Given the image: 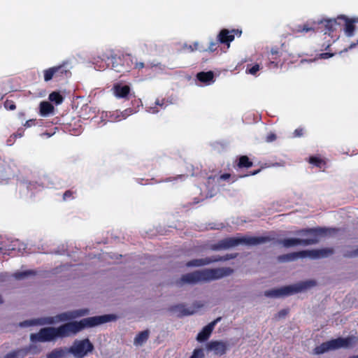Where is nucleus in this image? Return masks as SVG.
<instances>
[{
    "instance_id": "49530a36",
    "label": "nucleus",
    "mask_w": 358,
    "mask_h": 358,
    "mask_svg": "<svg viewBox=\"0 0 358 358\" xmlns=\"http://www.w3.org/2000/svg\"><path fill=\"white\" fill-rule=\"evenodd\" d=\"M187 177V175L180 174V175H178V176H177L176 177H175V178H168V179L166 180V181H173V180H177V179H181V180H182V179H185V178H186Z\"/></svg>"
},
{
    "instance_id": "6e6552de",
    "label": "nucleus",
    "mask_w": 358,
    "mask_h": 358,
    "mask_svg": "<svg viewBox=\"0 0 358 358\" xmlns=\"http://www.w3.org/2000/svg\"><path fill=\"white\" fill-rule=\"evenodd\" d=\"M108 59L110 61L112 69L117 73H124L130 71L134 58L130 54H127L119 57L111 55Z\"/></svg>"
},
{
    "instance_id": "e2e57ef3",
    "label": "nucleus",
    "mask_w": 358,
    "mask_h": 358,
    "mask_svg": "<svg viewBox=\"0 0 358 358\" xmlns=\"http://www.w3.org/2000/svg\"><path fill=\"white\" fill-rule=\"evenodd\" d=\"M20 325H21V326H25V325L24 324V323H21V324H20Z\"/></svg>"
},
{
    "instance_id": "c85d7f7f",
    "label": "nucleus",
    "mask_w": 358,
    "mask_h": 358,
    "mask_svg": "<svg viewBox=\"0 0 358 358\" xmlns=\"http://www.w3.org/2000/svg\"><path fill=\"white\" fill-rule=\"evenodd\" d=\"M66 355V350L63 348H56L51 351L46 358H64Z\"/></svg>"
},
{
    "instance_id": "2eb2a0df",
    "label": "nucleus",
    "mask_w": 358,
    "mask_h": 358,
    "mask_svg": "<svg viewBox=\"0 0 358 358\" xmlns=\"http://www.w3.org/2000/svg\"><path fill=\"white\" fill-rule=\"evenodd\" d=\"M206 349L213 352L215 355L222 356L228 350V345L222 341H211L206 344Z\"/></svg>"
},
{
    "instance_id": "0e129e2a",
    "label": "nucleus",
    "mask_w": 358,
    "mask_h": 358,
    "mask_svg": "<svg viewBox=\"0 0 358 358\" xmlns=\"http://www.w3.org/2000/svg\"><path fill=\"white\" fill-rule=\"evenodd\" d=\"M355 44L350 45V47H353V46H355Z\"/></svg>"
},
{
    "instance_id": "1a4fd4ad",
    "label": "nucleus",
    "mask_w": 358,
    "mask_h": 358,
    "mask_svg": "<svg viewBox=\"0 0 358 358\" xmlns=\"http://www.w3.org/2000/svg\"><path fill=\"white\" fill-rule=\"evenodd\" d=\"M64 350L66 353L68 352L76 358H83L94 350V346L88 338H85L80 341L76 340L68 350Z\"/></svg>"
},
{
    "instance_id": "f8f14e48",
    "label": "nucleus",
    "mask_w": 358,
    "mask_h": 358,
    "mask_svg": "<svg viewBox=\"0 0 358 358\" xmlns=\"http://www.w3.org/2000/svg\"><path fill=\"white\" fill-rule=\"evenodd\" d=\"M338 28L340 31H343L348 37L354 35L355 30V23L358 22V17L350 18L344 15L338 16Z\"/></svg>"
},
{
    "instance_id": "a878e982",
    "label": "nucleus",
    "mask_w": 358,
    "mask_h": 358,
    "mask_svg": "<svg viewBox=\"0 0 358 358\" xmlns=\"http://www.w3.org/2000/svg\"><path fill=\"white\" fill-rule=\"evenodd\" d=\"M308 162L320 169H324L327 166V162L317 156H310L308 159Z\"/></svg>"
},
{
    "instance_id": "f03ea898",
    "label": "nucleus",
    "mask_w": 358,
    "mask_h": 358,
    "mask_svg": "<svg viewBox=\"0 0 358 358\" xmlns=\"http://www.w3.org/2000/svg\"><path fill=\"white\" fill-rule=\"evenodd\" d=\"M333 229H327L323 227L303 229L297 232V234L302 236H310L309 238L301 239L296 238H289L279 240L278 243L282 245L285 248H290L297 245H310L316 244L319 242V237L327 234Z\"/></svg>"
},
{
    "instance_id": "f3484780",
    "label": "nucleus",
    "mask_w": 358,
    "mask_h": 358,
    "mask_svg": "<svg viewBox=\"0 0 358 358\" xmlns=\"http://www.w3.org/2000/svg\"><path fill=\"white\" fill-rule=\"evenodd\" d=\"M221 317H219L210 322L202 330L197 334L196 340L199 342H203L208 339L211 333L213 332L216 324L221 320Z\"/></svg>"
},
{
    "instance_id": "69168bd1",
    "label": "nucleus",
    "mask_w": 358,
    "mask_h": 358,
    "mask_svg": "<svg viewBox=\"0 0 358 358\" xmlns=\"http://www.w3.org/2000/svg\"><path fill=\"white\" fill-rule=\"evenodd\" d=\"M357 44H358V40L357 41Z\"/></svg>"
},
{
    "instance_id": "58836bf2",
    "label": "nucleus",
    "mask_w": 358,
    "mask_h": 358,
    "mask_svg": "<svg viewBox=\"0 0 358 358\" xmlns=\"http://www.w3.org/2000/svg\"><path fill=\"white\" fill-rule=\"evenodd\" d=\"M218 43H220V42H218L217 40L216 41L211 42L208 47L209 51H210V52L215 51L218 47Z\"/></svg>"
},
{
    "instance_id": "c9c22d12",
    "label": "nucleus",
    "mask_w": 358,
    "mask_h": 358,
    "mask_svg": "<svg viewBox=\"0 0 358 358\" xmlns=\"http://www.w3.org/2000/svg\"><path fill=\"white\" fill-rule=\"evenodd\" d=\"M259 65L256 64L252 66L251 67L248 66L246 69V73L252 74V75H255L257 73V72L259 71Z\"/></svg>"
},
{
    "instance_id": "5fc2aeb1",
    "label": "nucleus",
    "mask_w": 358,
    "mask_h": 358,
    "mask_svg": "<svg viewBox=\"0 0 358 358\" xmlns=\"http://www.w3.org/2000/svg\"><path fill=\"white\" fill-rule=\"evenodd\" d=\"M148 111L152 113H156L159 111V110L157 108L156 106H155V107H150L149 108Z\"/></svg>"
},
{
    "instance_id": "0eeeda50",
    "label": "nucleus",
    "mask_w": 358,
    "mask_h": 358,
    "mask_svg": "<svg viewBox=\"0 0 358 358\" xmlns=\"http://www.w3.org/2000/svg\"><path fill=\"white\" fill-rule=\"evenodd\" d=\"M72 66L69 65L68 62H64L62 64L52 66L43 71L44 80L48 82L52 78L60 81L67 79L71 76Z\"/></svg>"
},
{
    "instance_id": "a19ab883",
    "label": "nucleus",
    "mask_w": 358,
    "mask_h": 358,
    "mask_svg": "<svg viewBox=\"0 0 358 358\" xmlns=\"http://www.w3.org/2000/svg\"><path fill=\"white\" fill-rule=\"evenodd\" d=\"M303 135V129L302 128H297L294 131V137H301Z\"/></svg>"
},
{
    "instance_id": "c03bdc74",
    "label": "nucleus",
    "mask_w": 358,
    "mask_h": 358,
    "mask_svg": "<svg viewBox=\"0 0 358 358\" xmlns=\"http://www.w3.org/2000/svg\"><path fill=\"white\" fill-rule=\"evenodd\" d=\"M56 317L58 320H60V321L66 320L69 318L67 313H62V314L58 315Z\"/></svg>"
},
{
    "instance_id": "4be33fe9",
    "label": "nucleus",
    "mask_w": 358,
    "mask_h": 358,
    "mask_svg": "<svg viewBox=\"0 0 358 358\" xmlns=\"http://www.w3.org/2000/svg\"><path fill=\"white\" fill-rule=\"evenodd\" d=\"M114 92L116 96L119 98H125L130 92V87L128 85H121L117 84L114 86Z\"/></svg>"
},
{
    "instance_id": "6ab92c4d",
    "label": "nucleus",
    "mask_w": 358,
    "mask_h": 358,
    "mask_svg": "<svg viewBox=\"0 0 358 358\" xmlns=\"http://www.w3.org/2000/svg\"><path fill=\"white\" fill-rule=\"evenodd\" d=\"M282 55V52L278 47H273L271 48L270 54L268 55V59L270 62L268 64V67L271 68H277L278 66V63L280 62V57Z\"/></svg>"
},
{
    "instance_id": "ea45409f",
    "label": "nucleus",
    "mask_w": 358,
    "mask_h": 358,
    "mask_svg": "<svg viewBox=\"0 0 358 358\" xmlns=\"http://www.w3.org/2000/svg\"><path fill=\"white\" fill-rule=\"evenodd\" d=\"M276 139V135L274 133H269L266 137V141L268 143L273 142Z\"/></svg>"
},
{
    "instance_id": "4d7b16f0",
    "label": "nucleus",
    "mask_w": 358,
    "mask_h": 358,
    "mask_svg": "<svg viewBox=\"0 0 358 358\" xmlns=\"http://www.w3.org/2000/svg\"><path fill=\"white\" fill-rule=\"evenodd\" d=\"M189 51L192 52L194 49L192 47V45L189 46Z\"/></svg>"
},
{
    "instance_id": "e433bc0d",
    "label": "nucleus",
    "mask_w": 358,
    "mask_h": 358,
    "mask_svg": "<svg viewBox=\"0 0 358 358\" xmlns=\"http://www.w3.org/2000/svg\"><path fill=\"white\" fill-rule=\"evenodd\" d=\"M3 106L7 110H13L16 108V105H15V102L12 100L7 99L4 102Z\"/></svg>"
},
{
    "instance_id": "13d9d810",
    "label": "nucleus",
    "mask_w": 358,
    "mask_h": 358,
    "mask_svg": "<svg viewBox=\"0 0 358 358\" xmlns=\"http://www.w3.org/2000/svg\"><path fill=\"white\" fill-rule=\"evenodd\" d=\"M348 358H358V355L350 356Z\"/></svg>"
},
{
    "instance_id": "9d476101",
    "label": "nucleus",
    "mask_w": 358,
    "mask_h": 358,
    "mask_svg": "<svg viewBox=\"0 0 358 358\" xmlns=\"http://www.w3.org/2000/svg\"><path fill=\"white\" fill-rule=\"evenodd\" d=\"M236 257V255L227 254L224 256L220 255H214L206 258L202 259H196L191 261H189L186 263V266L187 267L192 266H201L205 265H208L212 263L218 262H225L231 259H234Z\"/></svg>"
},
{
    "instance_id": "bf43d9fd",
    "label": "nucleus",
    "mask_w": 358,
    "mask_h": 358,
    "mask_svg": "<svg viewBox=\"0 0 358 358\" xmlns=\"http://www.w3.org/2000/svg\"><path fill=\"white\" fill-rule=\"evenodd\" d=\"M3 303V300H2V298H1V296L0 295V303Z\"/></svg>"
},
{
    "instance_id": "09e8293b",
    "label": "nucleus",
    "mask_w": 358,
    "mask_h": 358,
    "mask_svg": "<svg viewBox=\"0 0 358 358\" xmlns=\"http://www.w3.org/2000/svg\"><path fill=\"white\" fill-rule=\"evenodd\" d=\"M44 320H45L44 321L45 324H54L55 322V320L52 317H46V318L44 319Z\"/></svg>"
},
{
    "instance_id": "b1692460",
    "label": "nucleus",
    "mask_w": 358,
    "mask_h": 358,
    "mask_svg": "<svg viewBox=\"0 0 358 358\" xmlns=\"http://www.w3.org/2000/svg\"><path fill=\"white\" fill-rule=\"evenodd\" d=\"M196 78L201 83H209L213 80L214 74L211 71L207 72L201 71L196 74Z\"/></svg>"
},
{
    "instance_id": "bb28decb",
    "label": "nucleus",
    "mask_w": 358,
    "mask_h": 358,
    "mask_svg": "<svg viewBox=\"0 0 358 358\" xmlns=\"http://www.w3.org/2000/svg\"><path fill=\"white\" fill-rule=\"evenodd\" d=\"M217 176H210L207 178L206 185L210 189V196H213V192L215 191V187L219 185Z\"/></svg>"
},
{
    "instance_id": "9b49d317",
    "label": "nucleus",
    "mask_w": 358,
    "mask_h": 358,
    "mask_svg": "<svg viewBox=\"0 0 358 358\" xmlns=\"http://www.w3.org/2000/svg\"><path fill=\"white\" fill-rule=\"evenodd\" d=\"M204 282H210L231 275L234 270L231 268H206L202 270Z\"/></svg>"
},
{
    "instance_id": "412c9836",
    "label": "nucleus",
    "mask_w": 358,
    "mask_h": 358,
    "mask_svg": "<svg viewBox=\"0 0 358 358\" xmlns=\"http://www.w3.org/2000/svg\"><path fill=\"white\" fill-rule=\"evenodd\" d=\"M30 350V346L17 349L15 350L10 352L9 353H7L4 356V358H24L29 354Z\"/></svg>"
},
{
    "instance_id": "864d4df0",
    "label": "nucleus",
    "mask_w": 358,
    "mask_h": 358,
    "mask_svg": "<svg viewBox=\"0 0 358 358\" xmlns=\"http://www.w3.org/2000/svg\"><path fill=\"white\" fill-rule=\"evenodd\" d=\"M66 252V250L64 249V247L62 246V250L60 251V250H57V251H55V254H57V255H64Z\"/></svg>"
},
{
    "instance_id": "37998d69",
    "label": "nucleus",
    "mask_w": 358,
    "mask_h": 358,
    "mask_svg": "<svg viewBox=\"0 0 358 358\" xmlns=\"http://www.w3.org/2000/svg\"><path fill=\"white\" fill-rule=\"evenodd\" d=\"M24 134V129L22 128H20L15 133H13V135L17 138H20Z\"/></svg>"
},
{
    "instance_id": "7c9ffc66",
    "label": "nucleus",
    "mask_w": 358,
    "mask_h": 358,
    "mask_svg": "<svg viewBox=\"0 0 358 358\" xmlns=\"http://www.w3.org/2000/svg\"><path fill=\"white\" fill-rule=\"evenodd\" d=\"M34 273H35L34 271L29 270V271H26L16 272V273H15L14 276L17 280H22V279H24V278H26L27 276H28L29 275H33Z\"/></svg>"
},
{
    "instance_id": "ddd939ff",
    "label": "nucleus",
    "mask_w": 358,
    "mask_h": 358,
    "mask_svg": "<svg viewBox=\"0 0 358 358\" xmlns=\"http://www.w3.org/2000/svg\"><path fill=\"white\" fill-rule=\"evenodd\" d=\"M203 306L201 302L196 301L193 303L192 308H187L183 303H180L174 306H171L169 308V310L174 313H176L178 317H184L194 314L199 308Z\"/></svg>"
},
{
    "instance_id": "6e6d98bb",
    "label": "nucleus",
    "mask_w": 358,
    "mask_h": 358,
    "mask_svg": "<svg viewBox=\"0 0 358 358\" xmlns=\"http://www.w3.org/2000/svg\"><path fill=\"white\" fill-rule=\"evenodd\" d=\"M86 313H87V310H80V312L77 313L76 316H82V315H84Z\"/></svg>"
},
{
    "instance_id": "dca6fc26",
    "label": "nucleus",
    "mask_w": 358,
    "mask_h": 358,
    "mask_svg": "<svg viewBox=\"0 0 358 358\" xmlns=\"http://www.w3.org/2000/svg\"><path fill=\"white\" fill-rule=\"evenodd\" d=\"M200 282H204L202 270L195 271L194 272L188 273L182 275L178 282L182 285L185 283L196 284Z\"/></svg>"
},
{
    "instance_id": "473e14b6",
    "label": "nucleus",
    "mask_w": 358,
    "mask_h": 358,
    "mask_svg": "<svg viewBox=\"0 0 358 358\" xmlns=\"http://www.w3.org/2000/svg\"><path fill=\"white\" fill-rule=\"evenodd\" d=\"M76 192L72 189L66 190L63 194V200L68 201L70 199H73L74 198V194H76Z\"/></svg>"
},
{
    "instance_id": "f257e3e1",
    "label": "nucleus",
    "mask_w": 358,
    "mask_h": 358,
    "mask_svg": "<svg viewBox=\"0 0 358 358\" xmlns=\"http://www.w3.org/2000/svg\"><path fill=\"white\" fill-rule=\"evenodd\" d=\"M115 319V315L109 314L85 318L79 322H70L59 327H44L37 334H31L30 339L33 342H49L57 338H65L74 335L85 327H92Z\"/></svg>"
},
{
    "instance_id": "8fccbe9b",
    "label": "nucleus",
    "mask_w": 358,
    "mask_h": 358,
    "mask_svg": "<svg viewBox=\"0 0 358 358\" xmlns=\"http://www.w3.org/2000/svg\"><path fill=\"white\" fill-rule=\"evenodd\" d=\"M333 56V54L329 52H324L320 55L321 58L322 59H328Z\"/></svg>"
},
{
    "instance_id": "a18cd8bd",
    "label": "nucleus",
    "mask_w": 358,
    "mask_h": 358,
    "mask_svg": "<svg viewBox=\"0 0 358 358\" xmlns=\"http://www.w3.org/2000/svg\"><path fill=\"white\" fill-rule=\"evenodd\" d=\"M133 65H134V68L137 69H141L144 68L145 64L143 62H138L136 59L135 60V62H134Z\"/></svg>"
},
{
    "instance_id": "052dcab7",
    "label": "nucleus",
    "mask_w": 358,
    "mask_h": 358,
    "mask_svg": "<svg viewBox=\"0 0 358 358\" xmlns=\"http://www.w3.org/2000/svg\"><path fill=\"white\" fill-rule=\"evenodd\" d=\"M108 66V64H106V67H107ZM102 68H103V69H104V68H105V65H103V66H102Z\"/></svg>"
},
{
    "instance_id": "79ce46f5",
    "label": "nucleus",
    "mask_w": 358,
    "mask_h": 358,
    "mask_svg": "<svg viewBox=\"0 0 358 358\" xmlns=\"http://www.w3.org/2000/svg\"><path fill=\"white\" fill-rule=\"evenodd\" d=\"M155 105L156 106H160L161 108H164L166 106H167V104H166V101H165V99H157L155 102Z\"/></svg>"
},
{
    "instance_id": "c756f323",
    "label": "nucleus",
    "mask_w": 358,
    "mask_h": 358,
    "mask_svg": "<svg viewBox=\"0 0 358 358\" xmlns=\"http://www.w3.org/2000/svg\"><path fill=\"white\" fill-rule=\"evenodd\" d=\"M49 100L55 103L57 105L61 104L63 102L64 97L59 92H52L49 94Z\"/></svg>"
},
{
    "instance_id": "603ef678",
    "label": "nucleus",
    "mask_w": 358,
    "mask_h": 358,
    "mask_svg": "<svg viewBox=\"0 0 358 358\" xmlns=\"http://www.w3.org/2000/svg\"><path fill=\"white\" fill-rule=\"evenodd\" d=\"M260 171H261V169H257V170L254 171H250L248 174L245 175V176H254V175L257 174ZM243 177H244V176Z\"/></svg>"
},
{
    "instance_id": "cd10ccee",
    "label": "nucleus",
    "mask_w": 358,
    "mask_h": 358,
    "mask_svg": "<svg viewBox=\"0 0 358 358\" xmlns=\"http://www.w3.org/2000/svg\"><path fill=\"white\" fill-rule=\"evenodd\" d=\"M252 162L250 160L248 156L242 155L238 159L236 167L238 169L250 168L252 166Z\"/></svg>"
},
{
    "instance_id": "de8ad7c7",
    "label": "nucleus",
    "mask_w": 358,
    "mask_h": 358,
    "mask_svg": "<svg viewBox=\"0 0 358 358\" xmlns=\"http://www.w3.org/2000/svg\"><path fill=\"white\" fill-rule=\"evenodd\" d=\"M16 140V138L12 134L6 141V144L8 145H12Z\"/></svg>"
},
{
    "instance_id": "72a5a7b5",
    "label": "nucleus",
    "mask_w": 358,
    "mask_h": 358,
    "mask_svg": "<svg viewBox=\"0 0 358 358\" xmlns=\"http://www.w3.org/2000/svg\"><path fill=\"white\" fill-rule=\"evenodd\" d=\"M190 358H204V353L203 349H194Z\"/></svg>"
},
{
    "instance_id": "4468645a",
    "label": "nucleus",
    "mask_w": 358,
    "mask_h": 358,
    "mask_svg": "<svg viewBox=\"0 0 358 358\" xmlns=\"http://www.w3.org/2000/svg\"><path fill=\"white\" fill-rule=\"evenodd\" d=\"M242 31L238 29H222L217 35V41L221 44L226 45L227 48L230 46V43L234 40L235 36H241Z\"/></svg>"
},
{
    "instance_id": "2f4dec72",
    "label": "nucleus",
    "mask_w": 358,
    "mask_h": 358,
    "mask_svg": "<svg viewBox=\"0 0 358 358\" xmlns=\"http://www.w3.org/2000/svg\"><path fill=\"white\" fill-rule=\"evenodd\" d=\"M232 179L231 180V182H234L236 180V178L235 176H231V175L230 173H223V174H221L220 176H217V179H218V181H219V183L220 184V182L222 181V180H228L229 179Z\"/></svg>"
},
{
    "instance_id": "3c124183",
    "label": "nucleus",
    "mask_w": 358,
    "mask_h": 358,
    "mask_svg": "<svg viewBox=\"0 0 358 358\" xmlns=\"http://www.w3.org/2000/svg\"><path fill=\"white\" fill-rule=\"evenodd\" d=\"M35 120H29L26 121L25 124H24L26 127H31L34 124Z\"/></svg>"
},
{
    "instance_id": "423d86ee",
    "label": "nucleus",
    "mask_w": 358,
    "mask_h": 358,
    "mask_svg": "<svg viewBox=\"0 0 358 358\" xmlns=\"http://www.w3.org/2000/svg\"><path fill=\"white\" fill-rule=\"evenodd\" d=\"M356 338L355 336H348L346 338H337L329 341L324 342L321 345L314 348L315 355L323 354L331 350H336L341 348H348L355 343Z\"/></svg>"
},
{
    "instance_id": "f704fd0d",
    "label": "nucleus",
    "mask_w": 358,
    "mask_h": 358,
    "mask_svg": "<svg viewBox=\"0 0 358 358\" xmlns=\"http://www.w3.org/2000/svg\"><path fill=\"white\" fill-rule=\"evenodd\" d=\"M343 257L345 258H355L358 257V248L352 250L346 251L343 254Z\"/></svg>"
},
{
    "instance_id": "39448f33",
    "label": "nucleus",
    "mask_w": 358,
    "mask_h": 358,
    "mask_svg": "<svg viewBox=\"0 0 358 358\" xmlns=\"http://www.w3.org/2000/svg\"><path fill=\"white\" fill-rule=\"evenodd\" d=\"M334 250L331 248H327L318 250H302L293 252L288 254L279 255L277 259L280 262H288L296 260L299 258L310 257L313 259L327 257L333 255Z\"/></svg>"
},
{
    "instance_id": "5701e85b",
    "label": "nucleus",
    "mask_w": 358,
    "mask_h": 358,
    "mask_svg": "<svg viewBox=\"0 0 358 358\" xmlns=\"http://www.w3.org/2000/svg\"><path fill=\"white\" fill-rule=\"evenodd\" d=\"M54 106L48 101H41L39 106V113L43 117H46L53 113Z\"/></svg>"
},
{
    "instance_id": "4c0bfd02",
    "label": "nucleus",
    "mask_w": 358,
    "mask_h": 358,
    "mask_svg": "<svg viewBox=\"0 0 358 358\" xmlns=\"http://www.w3.org/2000/svg\"><path fill=\"white\" fill-rule=\"evenodd\" d=\"M288 313H289L288 308L282 309L277 313L275 317H277L278 319L283 318V317H286L288 315Z\"/></svg>"
},
{
    "instance_id": "20e7f679",
    "label": "nucleus",
    "mask_w": 358,
    "mask_h": 358,
    "mask_svg": "<svg viewBox=\"0 0 358 358\" xmlns=\"http://www.w3.org/2000/svg\"><path fill=\"white\" fill-rule=\"evenodd\" d=\"M317 285L314 280L301 281L294 285L272 289L264 292V296L270 298H280L290 296L307 290Z\"/></svg>"
},
{
    "instance_id": "393cba45",
    "label": "nucleus",
    "mask_w": 358,
    "mask_h": 358,
    "mask_svg": "<svg viewBox=\"0 0 358 358\" xmlns=\"http://www.w3.org/2000/svg\"><path fill=\"white\" fill-rule=\"evenodd\" d=\"M149 330L146 329L144 331H142L139 332L135 337L134 343L135 345H141L145 342L147 341V340L149 338Z\"/></svg>"
},
{
    "instance_id": "7ed1b4c3",
    "label": "nucleus",
    "mask_w": 358,
    "mask_h": 358,
    "mask_svg": "<svg viewBox=\"0 0 358 358\" xmlns=\"http://www.w3.org/2000/svg\"><path fill=\"white\" fill-rule=\"evenodd\" d=\"M272 240L269 236H237L229 237L219 241L217 243L210 245L212 250H226L236 247L240 244L247 245H257L269 242Z\"/></svg>"
},
{
    "instance_id": "a211bd4d",
    "label": "nucleus",
    "mask_w": 358,
    "mask_h": 358,
    "mask_svg": "<svg viewBox=\"0 0 358 358\" xmlns=\"http://www.w3.org/2000/svg\"><path fill=\"white\" fill-rule=\"evenodd\" d=\"M338 22L337 17L334 19L321 20L320 23H318V25H321L324 27V31L325 34L331 35L334 31L339 30Z\"/></svg>"
},
{
    "instance_id": "aec40b11",
    "label": "nucleus",
    "mask_w": 358,
    "mask_h": 358,
    "mask_svg": "<svg viewBox=\"0 0 358 358\" xmlns=\"http://www.w3.org/2000/svg\"><path fill=\"white\" fill-rule=\"evenodd\" d=\"M317 29V23L315 22H307L304 24L296 25L292 31L295 34L307 33L309 31H315Z\"/></svg>"
},
{
    "instance_id": "680f3d73",
    "label": "nucleus",
    "mask_w": 358,
    "mask_h": 358,
    "mask_svg": "<svg viewBox=\"0 0 358 358\" xmlns=\"http://www.w3.org/2000/svg\"><path fill=\"white\" fill-rule=\"evenodd\" d=\"M124 66H127V63L126 62H124Z\"/></svg>"
}]
</instances>
